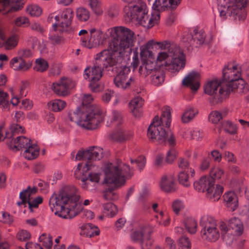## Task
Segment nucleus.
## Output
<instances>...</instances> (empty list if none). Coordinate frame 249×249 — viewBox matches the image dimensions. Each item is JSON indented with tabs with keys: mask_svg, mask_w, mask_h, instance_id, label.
I'll list each match as a JSON object with an SVG mask.
<instances>
[{
	"mask_svg": "<svg viewBox=\"0 0 249 249\" xmlns=\"http://www.w3.org/2000/svg\"><path fill=\"white\" fill-rule=\"evenodd\" d=\"M78 189L73 186H63L58 194H53L49 200V205L52 211L55 209V214L59 217L66 219L73 218L83 210V205L88 206L91 199H85L83 204Z\"/></svg>",
	"mask_w": 249,
	"mask_h": 249,
	"instance_id": "1",
	"label": "nucleus"
},
{
	"mask_svg": "<svg viewBox=\"0 0 249 249\" xmlns=\"http://www.w3.org/2000/svg\"><path fill=\"white\" fill-rule=\"evenodd\" d=\"M102 171L105 176L102 184L112 187L103 191V197L107 200L116 199L118 195L114 189L124 185L126 180L132 176L133 171L127 164L120 160L107 163Z\"/></svg>",
	"mask_w": 249,
	"mask_h": 249,
	"instance_id": "2",
	"label": "nucleus"
},
{
	"mask_svg": "<svg viewBox=\"0 0 249 249\" xmlns=\"http://www.w3.org/2000/svg\"><path fill=\"white\" fill-rule=\"evenodd\" d=\"M157 44L161 50L157 54L155 65L164 68L173 73L178 71L184 67L185 55L179 47L168 41L159 42Z\"/></svg>",
	"mask_w": 249,
	"mask_h": 249,
	"instance_id": "3",
	"label": "nucleus"
},
{
	"mask_svg": "<svg viewBox=\"0 0 249 249\" xmlns=\"http://www.w3.org/2000/svg\"><path fill=\"white\" fill-rule=\"evenodd\" d=\"M106 116V112L101 108H88L84 106L69 109L67 112L69 121L87 129L97 128L105 120Z\"/></svg>",
	"mask_w": 249,
	"mask_h": 249,
	"instance_id": "4",
	"label": "nucleus"
},
{
	"mask_svg": "<svg viewBox=\"0 0 249 249\" xmlns=\"http://www.w3.org/2000/svg\"><path fill=\"white\" fill-rule=\"evenodd\" d=\"M107 33L111 37L109 48L117 52L122 58L125 52L131 51L136 41L132 31L123 26H117L108 29Z\"/></svg>",
	"mask_w": 249,
	"mask_h": 249,
	"instance_id": "5",
	"label": "nucleus"
},
{
	"mask_svg": "<svg viewBox=\"0 0 249 249\" xmlns=\"http://www.w3.org/2000/svg\"><path fill=\"white\" fill-rule=\"evenodd\" d=\"M249 0H219L217 9L223 20L230 18L233 20H243L246 17V9Z\"/></svg>",
	"mask_w": 249,
	"mask_h": 249,
	"instance_id": "6",
	"label": "nucleus"
},
{
	"mask_svg": "<svg viewBox=\"0 0 249 249\" xmlns=\"http://www.w3.org/2000/svg\"><path fill=\"white\" fill-rule=\"evenodd\" d=\"M129 9L131 19L145 29L151 28L160 21V16L158 14L152 11L150 15L148 14V8L142 0H139L135 5L129 7Z\"/></svg>",
	"mask_w": 249,
	"mask_h": 249,
	"instance_id": "7",
	"label": "nucleus"
},
{
	"mask_svg": "<svg viewBox=\"0 0 249 249\" xmlns=\"http://www.w3.org/2000/svg\"><path fill=\"white\" fill-rule=\"evenodd\" d=\"M171 115L169 111H164L160 118L156 116L149 126L147 136L152 142L164 144L167 139L166 131L163 126L169 127L171 123Z\"/></svg>",
	"mask_w": 249,
	"mask_h": 249,
	"instance_id": "8",
	"label": "nucleus"
},
{
	"mask_svg": "<svg viewBox=\"0 0 249 249\" xmlns=\"http://www.w3.org/2000/svg\"><path fill=\"white\" fill-rule=\"evenodd\" d=\"M73 18V11L70 8L64 9L59 12L51 13L48 17V21L53 22V28L60 33H70L72 32V29L71 26Z\"/></svg>",
	"mask_w": 249,
	"mask_h": 249,
	"instance_id": "9",
	"label": "nucleus"
},
{
	"mask_svg": "<svg viewBox=\"0 0 249 249\" xmlns=\"http://www.w3.org/2000/svg\"><path fill=\"white\" fill-rule=\"evenodd\" d=\"M194 186L197 191L206 193L207 197L213 201H218L224 190L222 185L215 184L214 180L207 176H203L195 181Z\"/></svg>",
	"mask_w": 249,
	"mask_h": 249,
	"instance_id": "10",
	"label": "nucleus"
},
{
	"mask_svg": "<svg viewBox=\"0 0 249 249\" xmlns=\"http://www.w3.org/2000/svg\"><path fill=\"white\" fill-rule=\"evenodd\" d=\"M153 40H150L140 46V55L142 64L139 69L141 76H147L154 69L155 56L152 51Z\"/></svg>",
	"mask_w": 249,
	"mask_h": 249,
	"instance_id": "11",
	"label": "nucleus"
},
{
	"mask_svg": "<svg viewBox=\"0 0 249 249\" xmlns=\"http://www.w3.org/2000/svg\"><path fill=\"white\" fill-rule=\"evenodd\" d=\"M202 227L201 236L203 239L209 242H215L220 237L218 227L215 219L210 215H204L200 220Z\"/></svg>",
	"mask_w": 249,
	"mask_h": 249,
	"instance_id": "12",
	"label": "nucleus"
},
{
	"mask_svg": "<svg viewBox=\"0 0 249 249\" xmlns=\"http://www.w3.org/2000/svg\"><path fill=\"white\" fill-rule=\"evenodd\" d=\"M37 192L36 187L31 188L28 187L26 189L20 192L19 194L20 200L17 202V205L19 209L27 206L31 212H33L34 209L37 208L38 205L43 202V198L40 196L34 197Z\"/></svg>",
	"mask_w": 249,
	"mask_h": 249,
	"instance_id": "13",
	"label": "nucleus"
},
{
	"mask_svg": "<svg viewBox=\"0 0 249 249\" xmlns=\"http://www.w3.org/2000/svg\"><path fill=\"white\" fill-rule=\"evenodd\" d=\"M122 58L117 52H115V51L108 47V50H104L96 54L95 63L103 70L104 68L112 67Z\"/></svg>",
	"mask_w": 249,
	"mask_h": 249,
	"instance_id": "14",
	"label": "nucleus"
},
{
	"mask_svg": "<svg viewBox=\"0 0 249 249\" xmlns=\"http://www.w3.org/2000/svg\"><path fill=\"white\" fill-rule=\"evenodd\" d=\"M83 175H86L88 171H90V173L88 175V178L83 180L82 187L85 189L91 190L92 188L90 183L88 182V179L90 182L98 183L102 177L101 168L89 161L83 167Z\"/></svg>",
	"mask_w": 249,
	"mask_h": 249,
	"instance_id": "15",
	"label": "nucleus"
},
{
	"mask_svg": "<svg viewBox=\"0 0 249 249\" xmlns=\"http://www.w3.org/2000/svg\"><path fill=\"white\" fill-rule=\"evenodd\" d=\"M248 90L247 84L243 79L240 78L233 84L221 86L219 89V93L217 99L218 101H222L224 98L228 97L232 92L245 93L248 92Z\"/></svg>",
	"mask_w": 249,
	"mask_h": 249,
	"instance_id": "16",
	"label": "nucleus"
},
{
	"mask_svg": "<svg viewBox=\"0 0 249 249\" xmlns=\"http://www.w3.org/2000/svg\"><path fill=\"white\" fill-rule=\"evenodd\" d=\"M106 39L105 36L102 30L92 28L89 30V36L88 38L81 37V45L88 49L94 48L103 45Z\"/></svg>",
	"mask_w": 249,
	"mask_h": 249,
	"instance_id": "17",
	"label": "nucleus"
},
{
	"mask_svg": "<svg viewBox=\"0 0 249 249\" xmlns=\"http://www.w3.org/2000/svg\"><path fill=\"white\" fill-rule=\"evenodd\" d=\"M103 70L101 67L98 66L95 63L91 67H87L84 71V77L89 81V87L91 90L94 92L98 91L99 86L98 83L99 80L103 76Z\"/></svg>",
	"mask_w": 249,
	"mask_h": 249,
	"instance_id": "18",
	"label": "nucleus"
},
{
	"mask_svg": "<svg viewBox=\"0 0 249 249\" xmlns=\"http://www.w3.org/2000/svg\"><path fill=\"white\" fill-rule=\"evenodd\" d=\"M130 69L125 66L117 68V74L114 79L115 86L121 89H128L134 79L131 76H129Z\"/></svg>",
	"mask_w": 249,
	"mask_h": 249,
	"instance_id": "19",
	"label": "nucleus"
},
{
	"mask_svg": "<svg viewBox=\"0 0 249 249\" xmlns=\"http://www.w3.org/2000/svg\"><path fill=\"white\" fill-rule=\"evenodd\" d=\"M241 77V68L235 64H230L225 67L223 70V82L220 87L223 85H232L239 80Z\"/></svg>",
	"mask_w": 249,
	"mask_h": 249,
	"instance_id": "20",
	"label": "nucleus"
},
{
	"mask_svg": "<svg viewBox=\"0 0 249 249\" xmlns=\"http://www.w3.org/2000/svg\"><path fill=\"white\" fill-rule=\"evenodd\" d=\"M74 86L75 84L71 79L64 77L53 82L51 85V89L57 95L65 97L70 94L71 89Z\"/></svg>",
	"mask_w": 249,
	"mask_h": 249,
	"instance_id": "21",
	"label": "nucleus"
},
{
	"mask_svg": "<svg viewBox=\"0 0 249 249\" xmlns=\"http://www.w3.org/2000/svg\"><path fill=\"white\" fill-rule=\"evenodd\" d=\"M181 0H155L152 9L154 13L158 14L160 16V12L172 10L177 8L180 4Z\"/></svg>",
	"mask_w": 249,
	"mask_h": 249,
	"instance_id": "22",
	"label": "nucleus"
},
{
	"mask_svg": "<svg viewBox=\"0 0 249 249\" xmlns=\"http://www.w3.org/2000/svg\"><path fill=\"white\" fill-rule=\"evenodd\" d=\"M22 7L23 3L21 0H0V14L2 15L18 11Z\"/></svg>",
	"mask_w": 249,
	"mask_h": 249,
	"instance_id": "23",
	"label": "nucleus"
},
{
	"mask_svg": "<svg viewBox=\"0 0 249 249\" xmlns=\"http://www.w3.org/2000/svg\"><path fill=\"white\" fill-rule=\"evenodd\" d=\"M7 142L9 148L13 151H17L21 148H26L31 143V140L25 136H18L16 138L10 137Z\"/></svg>",
	"mask_w": 249,
	"mask_h": 249,
	"instance_id": "24",
	"label": "nucleus"
},
{
	"mask_svg": "<svg viewBox=\"0 0 249 249\" xmlns=\"http://www.w3.org/2000/svg\"><path fill=\"white\" fill-rule=\"evenodd\" d=\"M10 67L16 71H26L32 66V62L22 59L18 56L12 58L9 62Z\"/></svg>",
	"mask_w": 249,
	"mask_h": 249,
	"instance_id": "25",
	"label": "nucleus"
},
{
	"mask_svg": "<svg viewBox=\"0 0 249 249\" xmlns=\"http://www.w3.org/2000/svg\"><path fill=\"white\" fill-rule=\"evenodd\" d=\"M152 228L149 225H140L135 228L131 233V238L134 241H140L144 238H148Z\"/></svg>",
	"mask_w": 249,
	"mask_h": 249,
	"instance_id": "26",
	"label": "nucleus"
},
{
	"mask_svg": "<svg viewBox=\"0 0 249 249\" xmlns=\"http://www.w3.org/2000/svg\"><path fill=\"white\" fill-rule=\"evenodd\" d=\"M200 75L196 71L188 73L183 79L182 84L186 86L194 91H196L200 87Z\"/></svg>",
	"mask_w": 249,
	"mask_h": 249,
	"instance_id": "27",
	"label": "nucleus"
},
{
	"mask_svg": "<svg viewBox=\"0 0 249 249\" xmlns=\"http://www.w3.org/2000/svg\"><path fill=\"white\" fill-rule=\"evenodd\" d=\"M220 86V82L218 80H212L208 82L204 87V90L206 94L213 96L211 100L213 104H215L221 101H218L217 97L219 93V90L217 92V89Z\"/></svg>",
	"mask_w": 249,
	"mask_h": 249,
	"instance_id": "28",
	"label": "nucleus"
},
{
	"mask_svg": "<svg viewBox=\"0 0 249 249\" xmlns=\"http://www.w3.org/2000/svg\"><path fill=\"white\" fill-rule=\"evenodd\" d=\"M160 189L166 192H171L175 190V179L172 174L163 175L160 182Z\"/></svg>",
	"mask_w": 249,
	"mask_h": 249,
	"instance_id": "29",
	"label": "nucleus"
},
{
	"mask_svg": "<svg viewBox=\"0 0 249 249\" xmlns=\"http://www.w3.org/2000/svg\"><path fill=\"white\" fill-rule=\"evenodd\" d=\"M224 201L226 207L230 211H235L238 207V198L236 194L229 191L224 194Z\"/></svg>",
	"mask_w": 249,
	"mask_h": 249,
	"instance_id": "30",
	"label": "nucleus"
},
{
	"mask_svg": "<svg viewBox=\"0 0 249 249\" xmlns=\"http://www.w3.org/2000/svg\"><path fill=\"white\" fill-rule=\"evenodd\" d=\"M143 104V101L140 97L133 98L129 104V109L136 118H139L142 115V107Z\"/></svg>",
	"mask_w": 249,
	"mask_h": 249,
	"instance_id": "31",
	"label": "nucleus"
},
{
	"mask_svg": "<svg viewBox=\"0 0 249 249\" xmlns=\"http://www.w3.org/2000/svg\"><path fill=\"white\" fill-rule=\"evenodd\" d=\"M223 241L228 245H231L236 240V235L232 234L227 224L221 222L219 226Z\"/></svg>",
	"mask_w": 249,
	"mask_h": 249,
	"instance_id": "32",
	"label": "nucleus"
},
{
	"mask_svg": "<svg viewBox=\"0 0 249 249\" xmlns=\"http://www.w3.org/2000/svg\"><path fill=\"white\" fill-rule=\"evenodd\" d=\"M133 135L132 132L126 131L123 126H121L116 128L113 134V138L118 142H123L130 140Z\"/></svg>",
	"mask_w": 249,
	"mask_h": 249,
	"instance_id": "33",
	"label": "nucleus"
},
{
	"mask_svg": "<svg viewBox=\"0 0 249 249\" xmlns=\"http://www.w3.org/2000/svg\"><path fill=\"white\" fill-rule=\"evenodd\" d=\"M151 73H152L151 76V82L153 85L156 86H159L163 83L165 80V73L163 70L156 68L155 66H154V69L150 74Z\"/></svg>",
	"mask_w": 249,
	"mask_h": 249,
	"instance_id": "34",
	"label": "nucleus"
},
{
	"mask_svg": "<svg viewBox=\"0 0 249 249\" xmlns=\"http://www.w3.org/2000/svg\"><path fill=\"white\" fill-rule=\"evenodd\" d=\"M228 227L231 231L232 230L237 236L241 235L244 229L242 221L236 217L232 218L229 220Z\"/></svg>",
	"mask_w": 249,
	"mask_h": 249,
	"instance_id": "35",
	"label": "nucleus"
},
{
	"mask_svg": "<svg viewBox=\"0 0 249 249\" xmlns=\"http://www.w3.org/2000/svg\"><path fill=\"white\" fill-rule=\"evenodd\" d=\"M210 177L211 179L214 180H219L222 182L227 179V174L222 168L219 166H214L210 171Z\"/></svg>",
	"mask_w": 249,
	"mask_h": 249,
	"instance_id": "36",
	"label": "nucleus"
},
{
	"mask_svg": "<svg viewBox=\"0 0 249 249\" xmlns=\"http://www.w3.org/2000/svg\"><path fill=\"white\" fill-rule=\"evenodd\" d=\"M100 231L97 227L92 224H83L81 228L80 234L86 237H91L99 235Z\"/></svg>",
	"mask_w": 249,
	"mask_h": 249,
	"instance_id": "37",
	"label": "nucleus"
},
{
	"mask_svg": "<svg viewBox=\"0 0 249 249\" xmlns=\"http://www.w3.org/2000/svg\"><path fill=\"white\" fill-rule=\"evenodd\" d=\"M182 136L187 139L201 141L203 138V133L202 130L197 128L188 129L183 132Z\"/></svg>",
	"mask_w": 249,
	"mask_h": 249,
	"instance_id": "38",
	"label": "nucleus"
},
{
	"mask_svg": "<svg viewBox=\"0 0 249 249\" xmlns=\"http://www.w3.org/2000/svg\"><path fill=\"white\" fill-rule=\"evenodd\" d=\"M197 109L193 107H187L181 116V121L183 123H188L192 121L198 114Z\"/></svg>",
	"mask_w": 249,
	"mask_h": 249,
	"instance_id": "39",
	"label": "nucleus"
},
{
	"mask_svg": "<svg viewBox=\"0 0 249 249\" xmlns=\"http://www.w3.org/2000/svg\"><path fill=\"white\" fill-rule=\"evenodd\" d=\"M39 153V148L35 144L30 143L26 148L23 154L26 159L31 160L37 157Z\"/></svg>",
	"mask_w": 249,
	"mask_h": 249,
	"instance_id": "40",
	"label": "nucleus"
},
{
	"mask_svg": "<svg viewBox=\"0 0 249 249\" xmlns=\"http://www.w3.org/2000/svg\"><path fill=\"white\" fill-rule=\"evenodd\" d=\"M123 122V117L121 113L117 111H113L111 116L109 117L107 120V125L108 126L111 125L119 126L122 124Z\"/></svg>",
	"mask_w": 249,
	"mask_h": 249,
	"instance_id": "41",
	"label": "nucleus"
},
{
	"mask_svg": "<svg viewBox=\"0 0 249 249\" xmlns=\"http://www.w3.org/2000/svg\"><path fill=\"white\" fill-rule=\"evenodd\" d=\"M48 106L52 111L57 112L63 110L66 107L67 103L62 100L56 99L50 101Z\"/></svg>",
	"mask_w": 249,
	"mask_h": 249,
	"instance_id": "42",
	"label": "nucleus"
},
{
	"mask_svg": "<svg viewBox=\"0 0 249 249\" xmlns=\"http://www.w3.org/2000/svg\"><path fill=\"white\" fill-rule=\"evenodd\" d=\"M88 5L93 13L97 16L103 14L102 0H88Z\"/></svg>",
	"mask_w": 249,
	"mask_h": 249,
	"instance_id": "43",
	"label": "nucleus"
},
{
	"mask_svg": "<svg viewBox=\"0 0 249 249\" xmlns=\"http://www.w3.org/2000/svg\"><path fill=\"white\" fill-rule=\"evenodd\" d=\"M192 34L193 39L197 44L200 45L204 43L206 39V34L202 29L195 27Z\"/></svg>",
	"mask_w": 249,
	"mask_h": 249,
	"instance_id": "44",
	"label": "nucleus"
},
{
	"mask_svg": "<svg viewBox=\"0 0 249 249\" xmlns=\"http://www.w3.org/2000/svg\"><path fill=\"white\" fill-rule=\"evenodd\" d=\"M185 229L190 234H195L197 230V223L196 220L192 217H187L184 221Z\"/></svg>",
	"mask_w": 249,
	"mask_h": 249,
	"instance_id": "45",
	"label": "nucleus"
},
{
	"mask_svg": "<svg viewBox=\"0 0 249 249\" xmlns=\"http://www.w3.org/2000/svg\"><path fill=\"white\" fill-rule=\"evenodd\" d=\"M103 213L104 216L112 217L118 212L117 207L112 203H107L103 205Z\"/></svg>",
	"mask_w": 249,
	"mask_h": 249,
	"instance_id": "46",
	"label": "nucleus"
},
{
	"mask_svg": "<svg viewBox=\"0 0 249 249\" xmlns=\"http://www.w3.org/2000/svg\"><path fill=\"white\" fill-rule=\"evenodd\" d=\"M19 37L18 35H13L10 36L7 40L4 39V43L3 47L7 50H12L18 44Z\"/></svg>",
	"mask_w": 249,
	"mask_h": 249,
	"instance_id": "47",
	"label": "nucleus"
},
{
	"mask_svg": "<svg viewBox=\"0 0 249 249\" xmlns=\"http://www.w3.org/2000/svg\"><path fill=\"white\" fill-rule=\"evenodd\" d=\"M76 18L80 21H87L90 17L89 11L84 7H79L76 10Z\"/></svg>",
	"mask_w": 249,
	"mask_h": 249,
	"instance_id": "48",
	"label": "nucleus"
},
{
	"mask_svg": "<svg viewBox=\"0 0 249 249\" xmlns=\"http://www.w3.org/2000/svg\"><path fill=\"white\" fill-rule=\"evenodd\" d=\"M90 160H100L102 159L103 154V150L99 147H91L89 148Z\"/></svg>",
	"mask_w": 249,
	"mask_h": 249,
	"instance_id": "49",
	"label": "nucleus"
},
{
	"mask_svg": "<svg viewBox=\"0 0 249 249\" xmlns=\"http://www.w3.org/2000/svg\"><path fill=\"white\" fill-rule=\"evenodd\" d=\"M27 13L32 17H39L42 13L41 7L37 4H30L26 7Z\"/></svg>",
	"mask_w": 249,
	"mask_h": 249,
	"instance_id": "50",
	"label": "nucleus"
},
{
	"mask_svg": "<svg viewBox=\"0 0 249 249\" xmlns=\"http://www.w3.org/2000/svg\"><path fill=\"white\" fill-rule=\"evenodd\" d=\"M80 99L82 101V105L81 106H84L88 108L91 107L100 108V107L96 105H90V103L93 100V98L91 96L90 94H82L80 95Z\"/></svg>",
	"mask_w": 249,
	"mask_h": 249,
	"instance_id": "51",
	"label": "nucleus"
},
{
	"mask_svg": "<svg viewBox=\"0 0 249 249\" xmlns=\"http://www.w3.org/2000/svg\"><path fill=\"white\" fill-rule=\"evenodd\" d=\"M39 241L47 249H51L53 246L52 237L46 233L42 234L39 237Z\"/></svg>",
	"mask_w": 249,
	"mask_h": 249,
	"instance_id": "52",
	"label": "nucleus"
},
{
	"mask_svg": "<svg viewBox=\"0 0 249 249\" xmlns=\"http://www.w3.org/2000/svg\"><path fill=\"white\" fill-rule=\"evenodd\" d=\"M48 67L49 65L46 60L39 58L36 59L34 69L37 71L43 72L48 69Z\"/></svg>",
	"mask_w": 249,
	"mask_h": 249,
	"instance_id": "53",
	"label": "nucleus"
},
{
	"mask_svg": "<svg viewBox=\"0 0 249 249\" xmlns=\"http://www.w3.org/2000/svg\"><path fill=\"white\" fill-rule=\"evenodd\" d=\"M17 54L18 57L25 60V59L33 57L34 55V52L30 49L22 48L18 50Z\"/></svg>",
	"mask_w": 249,
	"mask_h": 249,
	"instance_id": "54",
	"label": "nucleus"
},
{
	"mask_svg": "<svg viewBox=\"0 0 249 249\" xmlns=\"http://www.w3.org/2000/svg\"><path fill=\"white\" fill-rule=\"evenodd\" d=\"M222 119V115L220 112L217 110L212 111L208 116L209 122L213 124H218Z\"/></svg>",
	"mask_w": 249,
	"mask_h": 249,
	"instance_id": "55",
	"label": "nucleus"
},
{
	"mask_svg": "<svg viewBox=\"0 0 249 249\" xmlns=\"http://www.w3.org/2000/svg\"><path fill=\"white\" fill-rule=\"evenodd\" d=\"M178 249H191V242L186 236H182L179 239L178 242Z\"/></svg>",
	"mask_w": 249,
	"mask_h": 249,
	"instance_id": "56",
	"label": "nucleus"
},
{
	"mask_svg": "<svg viewBox=\"0 0 249 249\" xmlns=\"http://www.w3.org/2000/svg\"><path fill=\"white\" fill-rule=\"evenodd\" d=\"M223 127L225 131L230 134H234L237 132V127L236 125L230 121L224 122Z\"/></svg>",
	"mask_w": 249,
	"mask_h": 249,
	"instance_id": "57",
	"label": "nucleus"
},
{
	"mask_svg": "<svg viewBox=\"0 0 249 249\" xmlns=\"http://www.w3.org/2000/svg\"><path fill=\"white\" fill-rule=\"evenodd\" d=\"M178 181L179 183L185 187H188L191 183L189 181V177L188 174L184 172H180L178 174Z\"/></svg>",
	"mask_w": 249,
	"mask_h": 249,
	"instance_id": "58",
	"label": "nucleus"
},
{
	"mask_svg": "<svg viewBox=\"0 0 249 249\" xmlns=\"http://www.w3.org/2000/svg\"><path fill=\"white\" fill-rule=\"evenodd\" d=\"M178 155V153L175 149H171L169 150L166 155V162L169 164L172 163L176 160Z\"/></svg>",
	"mask_w": 249,
	"mask_h": 249,
	"instance_id": "59",
	"label": "nucleus"
},
{
	"mask_svg": "<svg viewBox=\"0 0 249 249\" xmlns=\"http://www.w3.org/2000/svg\"><path fill=\"white\" fill-rule=\"evenodd\" d=\"M185 208V205L182 201L176 200L172 204V209L174 212L178 214Z\"/></svg>",
	"mask_w": 249,
	"mask_h": 249,
	"instance_id": "60",
	"label": "nucleus"
},
{
	"mask_svg": "<svg viewBox=\"0 0 249 249\" xmlns=\"http://www.w3.org/2000/svg\"><path fill=\"white\" fill-rule=\"evenodd\" d=\"M139 64L140 60L139 57L138 48H136L133 51L132 61L131 62V66L133 67V71L137 68Z\"/></svg>",
	"mask_w": 249,
	"mask_h": 249,
	"instance_id": "61",
	"label": "nucleus"
},
{
	"mask_svg": "<svg viewBox=\"0 0 249 249\" xmlns=\"http://www.w3.org/2000/svg\"><path fill=\"white\" fill-rule=\"evenodd\" d=\"M30 21L26 17H19L16 18L15 25L18 27H26L29 25Z\"/></svg>",
	"mask_w": 249,
	"mask_h": 249,
	"instance_id": "62",
	"label": "nucleus"
},
{
	"mask_svg": "<svg viewBox=\"0 0 249 249\" xmlns=\"http://www.w3.org/2000/svg\"><path fill=\"white\" fill-rule=\"evenodd\" d=\"M89 148L86 150L78 152L75 157V160H89Z\"/></svg>",
	"mask_w": 249,
	"mask_h": 249,
	"instance_id": "63",
	"label": "nucleus"
},
{
	"mask_svg": "<svg viewBox=\"0 0 249 249\" xmlns=\"http://www.w3.org/2000/svg\"><path fill=\"white\" fill-rule=\"evenodd\" d=\"M223 158L229 163H235L236 162V157L230 151H227L224 152Z\"/></svg>",
	"mask_w": 249,
	"mask_h": 249,
	"instance_id": "64",
	"label": "nucleus"
}]
</instances>
